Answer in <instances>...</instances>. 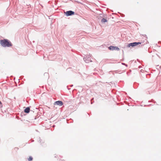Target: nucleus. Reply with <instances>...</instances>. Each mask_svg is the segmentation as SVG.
I'll list each match as a JSON object with an SVG mask.
<instances>
[{
  "label": "nucleus",
  "instance_id": "1",
  "mask_svg": "<svg viewBox=\"0 0 161 161\" xmlns=\"http://www.w3.org/2000/svg\"><path fill=\"white\" fill-rule=\"evenodd\" d=\"M1 45L3 47H9L12 46L11 42L7 39H3L0 41Z\"/></svg>",
  "mask_w": 161,
  "mask_h": 161
},
{
  "label": "nucleus",
  "instance_id": "2",
  "mask_svg": "<svg viewBox=\"0 0 161 161\" xmlns=\"http://www.w3.org/2000/svg\"><path fill=\"white\" fill-rule=\"evenodd\" d=\"M141 44V43H140V42H133V43H129L128 44V47H130L131 46L132 47H134L137 46L139 44Z\"/></svg>",
  "mask_w": 161,
  "mask_h": 161
},
{
  "label": "nucleus",
  "instance_id": "3",
  "mask_svg": "<svg viewBox=\"0 0 161 161\" xmlns=\"http://www.w3.org/2000/svg\"><path fill=\"white\" fill-rule=\"evenodd\" d=\"M65 13L67 16H69L74 14L75 12L69 10L66 11Z\"/></svg>",
  "mask_w": 161,
  "mask_h": 161
},
{
  "label": "nucleus",
  "instance_id": "4",
  "mask_svg": "<svg viewBox=\"0 0 161 161\" xmlns=\"http://www.w3.org/2000/svg\"><path fill=\"white\" fill-rule=\"evenodd\" d=\"M108 48L109 50H116L117 51H119V47H114L113 46H110Z\"/></svg>",
  "mask_w": 161,
  "mask_h": 161
},
{
  "label": "nucleus",
  "instance_id": "5",
  "mask_svg": "<svg viewBox=\"0 0 161 161\" xmlns=\"http://www.w3.org/2000/svg\"><path fill=\"white\" fill-rule=\"evenodd\" d=\"M54 104L55 105H57L60 106H61L63 105V103L61 101H58L55 102L54 103Z\"/></svg>",
  "mask_w": 161,
  "mask_h": 161
},
{
  "label": "nucleus",
  "instance_id": "6",
  "mask_svg": "<svg viewBox=\"0 0 161 161\" xmlns=\"http://www.w3.org/2000/svg\"><path fill=\"white\" fill-rule=\"evenodd\" d=\"M84 61L86 63H89V62H92V61L91 60V58L89 59H88L87 58H83Z\"/></svg>",
  "mask_w": 161,
  "mask_h": 161
},
{
  "label": "nucleus",
  "instance_id": "7",
  "mask_svg": "<svg viewBox=\"0 0 161 161\" xmlns=\"http://www.w3.org/2000/svg\"><path fill=\"white\" fill-rule=\"evenodd\" d=\"M30 108L29 107L26 108L24 110V112L27 113H28L30 112Z\"/></svg>",
  "mask_w": 161,
  "mask_h": 161
},
{
  "label": "nucleus",
  "instance_id": "8",
  "mask_svg": "<svg viewBox=\"0 0 161 161\" xmlns=\"http://www.w3.org/2000/svg\"><path fill=\"white\" fill-rule=\"evenodd\" d=\"M107 20L104 18H103L101 20V22L102 23H105L107 22Z\"/></svg>",
  "mask_w": 161,
  "mask_h": 161
},
{
  "label": "nucleus",
  "instance_id": "9",
  "mask_svg": "<svg viewBox=\"0 0 161 161\" xmlns=\"http://www.w3.org/2000/svg\"><path fill=\"white\" fill-rule=\"evenodd\" d=\"M91 55H89L88 56H86L85 58H87L88 59H89L90 58Z\"/></svg>",
  "mask_w": 161,
  "mask_h": 161
},
{
  "label": "nucleus",
  "instance_id": "10",
  "mask_svg": "<svg viewBox=\"0 0 161 161\" xmlns=\"http://www.w3.org/2000/svg\"><path fill=\"white\" fill-rule=\"evenodd\" d=\"M32 159H33V158H32V157L31 156H30L29 157V158H28V161H31L32 160Z\"/></svg>",
  "mask_w": 161,
  "mask_h": 161
},
{
  "label": "nucleus",
  "instance_id": "11",
  "mask_svg": "<svg viewBox=\"0 0 161 161\" xmlns=\"http://www.w3.org/2000/svg\"><path fill=\"white\" fill-rule=\"evenodd\" d=\"M122 64H124V65H125V64L124 63H122Z\"/></svg>",
  "mask_w": 161,
  "mask_h": 161
},
{
  "label": "nucleus",
  "instance_id": "12",
  "mask_svg": "<svg viewBox=\"0 0 161 161\" xmlns=\"http://www.w3.org/2000/svg\"><path fill=\"white\" fill-rule=\"evenodd\" d=\"M15 149H18V148L16 147V148H15Z\"/></svg>",
  "mask_w": 161,
  "mask_h": 161
}]
</instances>
